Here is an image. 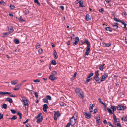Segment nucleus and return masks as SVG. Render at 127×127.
I'll return each instance as SVG.
<instances>
[{"label": "nucleus", "instance_id": "obj_1", "mask_svg": "<svg viewBox=\"0 0 127 127\" xmlns=\"http://www.w3.org/2000/svg\"><path fill=\"white\" fill-rule=\"evenodd\" d=\"M84 43H85L87 45L86 51L85 52V54L86 55H88L90 51V43L87 39H85V42H82V43L81 44H80V45H81L82 44H83Z\"/></svg>", "mask_w": 127, "mask_h": 127}, {"label": "nucleus", "instance_id": "obj_2", "mask_svg": "<svg viewBox=\"0 0 127 127\" xmlns=\"http://www.w3.org/2000/svg\"><path fill=\"white\" fill-rule=\"evenodd\" d=\"M41 115L42 113H41L37 115V116L36 118V119L37 120L36 121L37 123H40L42 121L43 117L41 116Z\"/></svg>", "mask_w": 127, "mask_h": 127}, {"label": "nucleus", "instance_id": "obj_3", "mask_svg": "<svg viewBox=\"0 0 127 127\" xmlns=\"http://www.w3.org/2000/svg\"><path fill=\"white\" fill-rule=\"evenodd\" d=\"M117 109L120 110H124L126 109V107L125 106L122 105H119L117 106Z\"/></svg>", "mask_w": 127, "mask_h": 127}, {"label": "nucleus", "instance_id": "obj_4", "mask_svg": "<svg viewBox=\"0 0 127 127\" xmlns=\"http://www.w3.org/2000/svg\"><path fill=\"white\" fill-rule=\"evenodd\" d=\"M54 119L55 120H56L57 119V117H59L60 115V112L59 111L54 112Z\"/></svg>", "mask_w": 127, "mask_h": 127}, {"label": "nucleus", "instance_id": "obj_5", "mask_svg": "<svg viewBox=\"0 0 127 127\" xmlns=\"http://www.w3.org/2000/svg\"><path fill=\"white\" fill-rule=\"evenodd\" d=\"M114 123L116 125H117L119 127H122L119 119H116L114 121Z\"/></svg>", "mask_w": 127, "mask_h": 127}, {"label": "nucleus", "instance_id": "obj_6", "mask_svg": "<svg viewBox=\"0 0 127 127\" xmlns=\"http://www.w3.org/2000/svg\"><path fill=\"white\" fill-rule=\"evenodd\" d=\"M26 110H28V105L29 104V102L27 99L24 102Z\"/></svg>", "mask_w": 127, "mask_h": 127}, {"label": "nucleus", "instance_id": "obj_7", "mask_svg": "<svg viewBox=\"0 0 127 127\" xmlns=\"http://www.w3.org/2000/svg\"><path fill=\"white\" fill-rule=\"evenodd\" d=\"M77 120L74 118V117H72L70 119V122L72 125H74L76 123V121Z\"/></svg>", "mask_w": 127, "mask_h": 127}, {"label": "nucleus", "instance_id": "obj_8", "mask_svg": "<svg viewBox=\"0 0 127 127\" xmlns=\"http://www.w3.org/2000/svg\"><path fill=\"white\" fill-rule=\"evenodd\" d=\"M108 76V75L106 73H104V74L102 76V77L100 80V82H101L104 81L105 78Z\"/></svg>", "mask_w": 127, "mask_h": 127}, {"label": "nucleus", "instance_id": "obj_9", "mask_svg": "<svg viewBox=\"0 0 127 127\" xmlns=\"http://www.w3.org/2000/svg\"><path fill=\"white\" fill-rule=\"evenodd\" d=\"M84 114L85 115V117L87 119H89L91 118V113H87L86 112H84Z\"/></svg>", "mask_w": 127, "mask_h": 127}, {"label": "nucleus", "instance_id": "obj_10", "mask_svg": "<svg viewBox=\"0 0 127 127\" xmlns=\"http://www.w3.org/2000/svg\"><path fill=\"white\" fill-rule=\"evenodd\" d=\"M79 41V38L78 37H76L75 39V41L73 43V45L74 46L77 45Z\"/></svg>", "mask_w": 127, "mask_h": 127}, {"label": "nucleus", "instance_id": "obj_11", "mask_svg": "<svg viewBox=\"0 0 127 127\" xmlns=\"http://www.w3.org/2000/svg\"><path fill=\"white\" fill-rule=\"evenodd\" d=\"M78 96L80 98L83 99L84 97V95L82 92H81V93L77 94Z\"/></svg>", "mask_w": 127, "mask_h": 127}, {"label": "nucleus", "instance_id": "obj_12", "mask_svg": "<svg viewBox=\"0 0 127 127\" xmlns=\"http://www.w3.org/2000/svg\"><path fill=\"white\" fill-rule=\"evenodd\" d=\"M48 106L46 104H45L43 105V110L45 112H47L46 109L48 108Z\"/></svg>", "mask_w": 127, "mask_h": 127}, {"label": "nucleus", "instance_id": "obj_13", "mask_svg": "<svg viewBox=\"0 0 127 127\" xmlns=\"http://www.w3.org/2000/svg\"><path fill=\"white\" fill-rule=\"evenodd\" d=\"M22 85V83H20L19 84L17 85L14 88V90H18L20 88V87Z\"/></svg>", "mask_w": 127, "mask_h": 127}, {"label": "nucleus", "instance_id": "obj_14", "mask_svg": "<svg viewBox=\"0 0 127 127\" xmlns=\"http://www.w3.org/2000/svg\"><path fill=\"white\" fill-rule=\"evenodd\" d=\"M10 94L11 93L9 92H2L1 91H0V95H2L6 94L10 95Z\"/></svg>", "mask_w": 127, "mask_h": 127}, {"label": "nucleus", "instance_id": "obj_15", "mask_svg": "<svg viewBox=\"0 0 127 127\" xmlns=\"http://www.w3.org/2000/svg\"><path fill=\"white\" fill-rule=\"evenodd\" d=\"M75 91L77 95L81 93V92H82L80 89L78 88H76L75 90Z\"/></svg>", "mask_w": 127, "mask_h": 127}, {"label": "nucleus", "instance_id": "obj_16", "mask_svg": "<svg viewBox=\"0 0 127 127\" xmlns=\"http://www.w3.org/2000/svg\"><path fill=\"white\" fill-rule=\"evenodd\" d=\"M103 44L104 46V47H109L111 45V44L110 43H103Z\"/></svg>", "mask_w": 127, "mask_h": 127}, {"label": "nucleus", "instance_id": "obj_17", "mask_svg": "<svg viewBox=\"0 0 127 127\" xmlns=\"http://www.w3.org/2000/svg\"><path fill=\"white\" fill-rule=\"evenodd\" d=\"M94 79L96 81L98 82V83L100 84V82H99L100 79L98 76H95V77Z\"/></svg>", "mask_w": 127, "mask_h": 127}, {"label": "nucleus", "instance_id": "obj_18", "mask_svg": "<svg viewBox=\"0 0 127 127\" xmlns=\"http://www.w3.org/2000/svg\"><path fill=\"white\" fill-rule=\"evenodd\" d=\"M96 123L98 125L100 124V118L98 116L96 118Z\"/></svg>", "mask_w": 127, "mask_h": 127}, {"label": "nucleus", "instance_id": "obj_19", "mask_svg": "<svg viewBox=\"0 0 127 127\" xmlns=\"http://www.w3.org/2000/svg\"><path fill=\"white\" fill-rule=\"evenodd\" d=\"M86 19L87 21H89L91 19V17L88 14H87L86 16Z\"/></svg>", "mask_w": 127, "mask_h": 127}, {"label": "nucleus", "instance_id": "obj_20", "mask_svg": "<svg viewBox=\"0 0 127 127\" xmlns=\"http://www.w3.org/2000/svg\"><path fill=\"white\" fill-rule=\"evenodd\" d=\"M49 78L51 80H52V81H54L57 78L56 77H54V76L51 75L49 76Z\"/></svg>", "mask_w": 127, "mask_h": 127}, {"label": "nucleus", "instance_id": "obj_21", "mask_svg": "<svg viewBox=\"0 0 127 127\" xmlns=\"http://www.w3.org/2000/svg\"><path fill=\"white\" fill-rule=\"evenodd\" d=\"M18 82V80H16L14 81H11V84L12 85H15Z\"/></svg>", "mask_w": 127, "mask_h": 127}, {"label": "nucleus", "instance_id": "obj_22", "mask_svg": "<svg viewBox=\"0 0 127 127\" xmlns=\"http://www.w3.org/2000/svg\"><path fill=\"white\" fill-rule=\"evenodd\" d=\"M8 28L9 31H10V32L11 33L13 31V30L12 27L11 26H9L8 27Z\"/></svg>", "mask_w": 127, "mask_h": 127}, {"label": "nucleus", "instance_id": "obj_23", "mask_svg": "<svg viewBox=\"0 0 127 127\" xmlns=\"http://www.w3.org/2000/svg\"><path fill=\"white\" fill-rule=\"evenodd\" d=\"M5 100L6 101H9L10 103H12L13 102L12 99L9 97L6 98L5 99Z\"/></svg>", "mask_w": 127, "mask_h": 127}, {"label": "nucleus", "instance_id": "obj_24", "mask_svg": "<svg viewBox=\"0 0 127 127\" xmlns=\"http://www.w3.org/2000/svg\"><path fill=\"white\" fill-rule=\"evenodd\" d=\"M54 57L55 59H57L58 58V55L57 54V53L55 50H54Z\"/></svg>", "mask_w": 127, "mask_h": 127}, {"label": "nucleus", "instance_id": "obj_25", "mask_svg": "<svg viewBox=\"0 0 127 127\" xmlns=\"http://www.w3.org/2000/svg\"><path fill=\"white\" fill-rule=\"evenodd\" d=\"M110 108L112 109V111L114 113V112L116 110V108L115 106L111 105V107H110Z\"/></svg>", "mask_w": 127, "mask_h": 127}, {"label": "nucleus", "instance_id": "obj_26", "mask_svg": "<svg viewBox=\"0 0 127 127\" xmlns=\"http://www.w3.org/2000/svg\"><path fill=\"white\" fill-rule=\"evenodd\" d=\"M94 107L93 105V104H91L90 105V107L89 108V110H90V112H92V110L93 109V108Z\"/></svg>", "mask_w": 127, "mask_h": 127}, {"label": "nucleus", "instance_id": "obj_27", "mask_svg": "<svg viewBox=\"0 0 127 127\" xmlns=\"http://www.w3.org/2000/svg\"><path fill=\"white\" fill-rule=\"evenodd\" d=\"M78 117V114L77 112H75L73 116L72 117H74V118L75 119H77Z\"/></svg>", "mask_w": 127, "mask_h": 127}, {"label": "nucleus", "instance_id": "obj_28", "mask_svg": "<svg viewBox=\"0 0 127 127\" xmlns=\"http://www.w3.org/2000/svg\"><path fill=\"white\" fill-rule=\"evenodd\" d=\"M107 109L108 112H109L110 114H112L113 113V112L112 111V110L110 109V108H107Z\"/></svg>", "mask_w": 127, "mask_h": 127}, {"label": "nucleus", "instance_id": "obj_29", "mask_svg": "<svg viewBox=\"0 0 127 127\" xmlns=\"http://www.w3.org/2000/svg\"><path fill=\"white\" fill-rule=\"evenodd\" d=\"M92 78L89 77L88 76L87 77V80L86 81V83H88L90 81L91 79Z\"/></svg>", "mask_w": 127, "mask_h": 127}, {"label": "nucleus", "instance_id": "obj_30", "mask_svg": "<svg viewBox=\"0 0 127 127\" xmlns=\"http://www.w3.org/2000/svg\"><path fill=\"white\" fill-rule=\"evenodd\" d=\"M43 101L44 102L46 103H48V102L47 99L46 98H44L43 99Z\"/></svg>", "mask_w": 127, "mask_h": 127}, {"label": "nucleus", "instance_id": "obj_31", "mask_svg": "<svg viewBox=\"0 0 127 127\" xmlns=\"http://www.w3.org/2000/svg\"><path fill=\"white\" fill-rule=\"evenodd\" d=\"M79 3V6L81 7H84V5L83 4V2L82 1H81Z\"/></svg>", "mask_w": 127, "mask_h": 127}, {"label": "nucleus", "instance_id": "obj_32", "mask_svg": "<svg viewBox=\"0 0 127 127\" xmlns=\"http://www.w3.org/2000/svg\"><path fill=\"white\" fill-rule=\"evenodd\" d=\"M46 98L47 99L49 100H51V96L49 95H47L46 96Z\"/></svg>", "mask_w": 127, "mask_h": 127}, {"label": "nucleus", "instance_id": "obj_33", "mask_svg": "<svg viewBox=\"0 0 127 127\" xmlns=\"http://www.w3.org/2000/svg\"><path fill=\"white\" fill-rule=\"evenodd\" d=\"M112 27L115 29H117L118 28V26L116 25H112Z\"/></svg>", "mask_w": 127, "mask_h": 127}, {"label": "nucleus", "instance_id": "obj_34", "mask_svg": "<svg viewBox=\"0 0 127 127\" xmlns=\"http://www.w3.org/2000/svg\"><path fill=\"white\" fill-rule=\"evenodd\" d=\"M105 29L107 31H109L110 32H112V30H110V28L109 27H106L105 28Z\"/></svg>", "mask_w": 127, "mask_h": 127}, {"label": "nucleus", "instance_id": "obj_35", "mask_svg": "<svg viewBox=\"0 0 127 127\" xmlns=\"http://www.w3.org/2000/svg\"><path fill=\"white\" fill-rule=\"evenodd\" d=\"M7 105L5 104H4L2 105V107L4 108L5 109H6L7 108Z\"/></svg>", "mask_w": 127, "mask_h": 127}, {"label": "nucleus", "instance_id": "obj_36", "mask_svg": "<svg viewBox=\"0 0 127 127\" xmlns=\"http://www.w3.org/2000/svg\"><path fill=\"white\" fill-rule=\"evenodd\" d=\"M104 64H103V65H101L100 66L99 69L101 71H103V66L104 65Z\"/></svg>", "mask_w": 127, "mask_h": 127}, {"label": "nucleus", "instance_id": "obj_37", "mask_svg": "<svg viewBox=\"0 0 127 127\" xmlns=\"http://www.w3.org/2000/svg\"><path fill=\"white\" fill-rule=\"evenodd\" d=\"M56 74L57 72L55 71H54L52 72V75L54 76Z\"/></svg>", "mask_w": 127, "mask_h": 127}, {"label": "nucleus", "instance_id": "obj_38", "mask_svg": "<svg viewBox=\"0 0 127 127\" xmlns=\"http://www.w3.org/2000/svg\"><path fill=\"white\" fill-rule=\"evenodd\" d=\"M22 99H21V100L22 101H23V102H24V101H25V100H27L26 98L24 97H22Z\"/></svg>", "mask_w": 127, "mask_h": 127}, {"label": "nucleus", "instance_id": "obj_39", "mask_svg": "<svg viewBox=\"0 0 127 127\" xmlns=\"http://www.w3.org/2000/svg\"><path fill=\"white\" fill-rule=\"evenodd\" d=\"M43 51V50L41 48H40L39 49V50L38 51V52L40 54H41Z\"/></svg>", "mask_w": 127, "mask_h": 127}, {"label": "nucleus", "instance_id": "obj_40", "mask_svg": "<svg viewBox=\"0 0 127 127\" xmlns=\"http://www.w3.org/2000/svg\"><path fill=\"white\" fill-rule=\"evenodd\" d=\"M99 71L98 70H96L95 72V74L96 76H98L99 75V74L98 73Z\"/></svg>", "mask_w": 127, "mask_h": 127}, {"label": "nucleus", "instance_id": "obj_41", "mask_svg": "<svg viewBox=\"0 0 127 127\" xmlns=\"http://www.w3.org/2000/svg\"><path fill=\"white\" fill-rule=\"evenodd\" d=\"M17 114L19 116V119H21V118L22 114L21 113H19V112H18L17 113Z\"/></svg>", "mask_w": 127, "mask_h": 127}, {"label": "nucleus", "instance_id": "obj_42", "mask_svg": "<svg viewBox=\"0 0 127 127\" xmlns=\"http://www.w3.org/2000/svg\"><path fill=\"white\" fill-rule=\"evenodd\" d=\"M52 64L54 65H55L57 63L55 61L53 60L52 62Z\"/></svg>", "mask_w": 127, "mask_h": 127}, {"label": "nucleus", "instance_id": "obj_43", "mask_svg": "<svg viewBox=\"0 0 127 127\" xmlns=\"http://www.w3.org/2000/svg\"><path fill=\"white\" fill-rule=\"evenodd\" d=\"M34 2L35 3H36L38 5H40V4L38 1V0H34Z\"/></svg>", "mask_w": 127, "mask_h": 127}, {"label": "nucleus", "instance_id": "obj_44", "mask_svg": "<svg viewBox=\"0 0 127 127\" xmlns=\"http://www.w3.org/2000/svg\"><path fill=\"white\" fill-rule=\"evenodd\" d=\"M19 21L21 22H23L24 21V20L22 18V17L20 16V17L19 18Z\"/></svg>", "mask_w": 127, "mask_h": 127}, {"label": "nucleus", "instance_id": "obj_45", "mask_svg": "<svg viewBox=\"0 0 127 127\" xmlns=\"http://www.w3.org/2000/svg\"><path fill=\"white\" fill-rule=\"evenodd\" d=\"M10 111H11V112L13 114H15L16 112V111L14 110L11 109Z\"/></svg>", "mask_w": 127, "mask_h": 127}, {"label": "nucleus", "instance_id": "obj_46", "mask_svg": "<svg viewBox=\"0 0 127 127\" xmlns=\"http://www.w3.org/2000/svg\"><path fill=\"white\" fill-rule=\"evenodd\" d=\"M17 118V117H16V116H14L12 117V118H10V119H11V120H12V119L15 120V119H16Z\"/></svg>", "mask_w": 127, "mask_h": 127}, {"label": "nucleus", "instance_id": "obj_47", "mask_svg": "<svg viewBox=\"0 0 127 127\" xmlns=\"http://www.w3.org/2000/svg\"><path fill=\"white\" fill-rule=\"evenodd\" d=\"M14 42L15 43L18 44L19 43V41L18 39H16L15 40Z\"/></svg>", "mask_w": 127, "mask_h": 127}, {"label": "nucleus", "instance_id": "obj_48", "mask_svg": "<svg viewBox=\"0 0 127 127\" xmlns=\"http://www.w3.org/2000/svg\"><path fill=\"white\" fill-rule=\"evenodd\" d=\"M0 3L4 5L5 4L3 0H1L0 1Z\"/></svg>", "mask_w": 127, "mask_h": 127}, {"label": "nucleus", "instance_id": "obj_49", "mask_svg": "<svg viewBox=\"0 0 127 127\" xmlns=\"http://www.w3.org/2000/svg\"><path fill=\"white\" fill-rule=\"evenodd\" d=\"M33 82H40V81L39 79L35 80H33Z\"/></svg>", "mask_w": 127, "mask_h": 127}, {"label": "nucleus", "instance_id": "obj_50", "mask_svg": "<svg viewBox=\"0 0 127 127\" xmlns=\"http://www.w3.org/2000/svg\"><path fill=\"white\" fill-rule=\"evenodd\" d=\"M124 121L125 122H127V116L124 117Z\"/></svg>", "mask_w": 127, "mask_h": 127}, {"label": "nucleus", "instance_id": "obj_51", "mask_svg": "<svg viewBox=\"0 0 127 127\" xmlns=\"http://www.w3.org/2000/svg\"><path fill=\"white\" fill-rule=\"evenodd\" d=\"M34 94L35 97L36 98H38V95L37 93L36 92H35L34 93Z\"/></svg>", "mask_w": 127, "mask_h": 127}, {"label": "nucleus", "instance_id": "obj_52", "mask_svg": "<svg viewBox=\"0 0 127 127\" xmlns=\"http://www.w3.org/2000/svg\"><path fill=\"white\" fill-rule=\"evenodd\" d=\"M114 20L116 22H120V20H118L116 18H114Z\"/></svg>", "mask_w": 127, "mask_h": 127}, {"label": "nucleus", "instance_id": "obj_53", "mask_svg": "<svg viewBox=\"0 0 127 127\" xmlns=\"http://www.w3.org/2000/svg\"><path fill=\"white\" fill-rule=\"evenodd\" d=\"M71 124L70 122L68 123L66 125L65 127H69Z\"/></svg>", "mask_w": 127, "mask_h": 127}, {"label": "nucleus", "instance_id": "obj_54", "mask_svg": "<svg viewBox=\"0 0 127 127\" xmlns=\"http://www.w3.org/2000/svg\"><path fill=\"white\" fill-rule=\"evenodd\" d=\"M93 75L94 73H91L89 74L88 77L91 78V77L93 76Z\"/></svg>", "mask_w": 127, "mask_h": 127}, {"label": "nucleus", "instance_id": "obj_55", "mask_svg": "<svg viewBox=\"0 0 127 127\" xmlns=\"http://www.w3.org/2000/svg\"><path fill=\"white\" fill-rule=\"evenodd\" d=\"M15 7L14 5H10V7L11 9H13L15 8Z\"/></svg>", "mask_w": 127, "mask_h": 127}, {"label": "nucleus", "instance_id": "obj_56", "mask_svg": "<svg viewBox=\"0 0 127 127\" xmlns=\"http://www.w3.org/2000/svg\"><path fill=\"white\" fill-rule=\"evenodd\" d=\"M98 100H99V102L100 103H101L102 104H103V103H103V102L102 101H101V99H100V98H98Z\"/></svg>", "mask_w": 127, "mask_h": 127}, {"label": "nucleus", "instance_id": "obj_57", "mask_svg": "<svg viewBox=\"0 0 127 127\" xmlns=\"http://www.w3.org/2000/svg\"><path fill=\"white\" fill-rule=\"evenodd\" d=\"M3 115L2 114L0 113V119H2L3 117Z\"/></svg>", "mask_w": 127, "mask_h": 127}, {"label": "nucleus", "instance_id": "obj_58", "mask_svg": "<svg viewBox=\"0 0 127 127\" xmlns=\"http://www.w3.org/2000/svg\"><path fill=\"white\" fill-rule=\"evenodd\" d=\"M108 124L109 126H111V127H113V126L112 125L111 123L110 122H108Z\"/></svg>", "mask_w": 127, "mask_h": 127}, {"label": "nucleus", "instance_id": "obj_59", "mask_svg": "<svg viewBox=\"0 0 127 127\" xmlns=\"http://www.w3.org/2000/svg\"><path fill=\"white\" fill-rule=\"evenodd\" d=\"M99 12L102 13L103 11V9L102 8L99 10Z\"/></svg>", "mask_w": 127, "mask_h": 127}, {"label": "nucleus", "instance_id": "obj_60", "mask_svg": "<svg viewBox=\"0 0 127 127\" xmlns=\"http://www.w3.org/2000/svg\"><path fill=\"white\" fill-rule=\"evenodd\" d=\"M10 33H10V31H9V32H6V33H4L6 36L8 35V34H10Z\"/></svg>", "mask_w": 127, "mask_h": 127}, {"label": "nucleus", "instance_id": "obj_61", "mask_svg": "<svg viewBox=\"0 0 127 127\" xmlns=\"http://www.w3.org/2000/svg\"><path fill=\"white\" fill-rule=\"evenodd\" d=\"M26 127H30V125L28 124H27L25 125Z\"/></svg>", "mask_w": 127, "mask_h": 127}, {"label": "nucleus", "instance_id": "obj_62", "mask_svg": "<svg viewBox=\"0 0 127 127\" xmlns=\"http://www.w3.org/2000/svg\"><path fill=\"white\" fill-rule=\"evenodd\" d=\"M60 7L62 10H63L64 9V7L63 6H60Z\"/></svg>", "mask_w": 127, "mask_h": 127}, {"label": "nucleus", "instance_id": "obj_63", "mask_svg": "<svg viewBox=\"0 0 127 127\" xmlns=\"http://www.w3.org/2000/svg\"><path fill=\"white\" fill-rule=\"evenodd\" d=\"M41 46V45H36V48H39V46Z\"/></svg>", "mask_w": 127, "mask_h": 127}, {"label": "nucleus", "instance_id": "obj_64", "mask_svg": "<svg viewBox=\"0 0 127 127\" xmlns=\"http://www.w3.org/2000/svg\"><path fill=\"white\" fill-rule=\"evenodd\" d=\"M28 120L29 119H27L25 122H23V124H24L26 123L27 122H28Z\"/></svg>", "mask_w": 127, "mask_h": 127}]
</instances>
